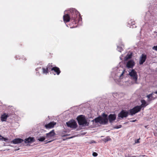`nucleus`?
Segmentation results:
<instances>
[{"mask_svg": "<svg viewBox=\"0 0 157 157\" xmlns=\"http://www.w3.org/2000/svg\"><path fill=\"white\" fill-rule=\"evenodd\" d=\"M63 21L66 23L71 21L73 25L71 28L77 27V24L82 18L79 12L75 9H70L68 13L65 14L63 17Z\"/></svg>", "mask_w": 157, "mask_h": 157, "instance_id": "obj_1", "label": "nucleus"}, {"mask_svg": "<svg viewBox=\"0 0 157 157\" xmlns=\"http://www.w3.org/2000/svg\"><path fill=\"white\" fill-rule=\"evenodd\" d=\"M96 123H99L101 124H107L108 122V115L105 113L102 114L101 117L99 116L94 119Z\"/></svg>", "mask_w": 157, "mask_h": 157, "instance_id": "obj_2", "label": "nucleus"}, {"mask_svg": "<svg viewBox=\"0 0 157 157\" xmlns=\"http://www.w3.org/2000/svg\"><path fill=\"white\" fill-rule=\"evenodd\" d=\"M129 75L131 77L132 79L135 82V83H137L138 78V75L137 72L134 69H132L129 73Z\"/></svg>", "mask_w": 157, "mask_h": 157, "instance_id": "obj_3", "label": "nucleus"}, {"mask_svg": "<svg viewBox=\"0 0 157 157\" xmlns=\"http://www.w3.org/2000/svg\"><path fill=\"white\" fill-rule=\"evenodd\" d=\"M77 119L79 125L86 124L87 123V121L86 120L85 117L82 115L78 116L77 117Z\"/></svg>", "mask_w": 157, "mask_h": 157, "instance_id": "obj_4", "label": "nucleus"}, {"mask_svg": "<svg viewBox=\"0 0 157 157\" xmlns=\"http://www.w3.org/2000/svg\"><path fill=\"white\" fill-rule=\"evenodd\" d=\"M66 124L68 127L71 128H76L77 127L76 121L74 120H71L67 122Z\"/></svg>", "mask_w": 157, "mask_h": 157, "instance_id": "obj_5", "label": "nucleus"}, {"mask_svg": "<svg viewBox=\"0 0 157 157\" xmlns=\"http://www.w3.org/2000/svg\"><path fill=\"white\" fill-rule=\"evenodd\" d=\"M141 110V108L140 106H136L132 109L129 110L130 114L132 115L135 113L140 112Z\"/></svg>", "mask_w": 157, "mask_h": 157, "instance_id": "obj_6", "label": "nucleus"}, {"mask_svg": "<svg viewBox=\"0 0 157 157\" xmlns=\"http://www.w3.org/2000/svg\"><path fill=\"white\" fill-rule=\"evenodd\" d=\"M129 114L128 111L126 110H123L118 114V117L119 119L120 118H123L124 117H127Z\"/></svg>", "mask_w": 157, "mask_h": 157, "instance_id": "obj_7", "label": "nucleus"}, {"mask_svg": "<svg viewBox=\"0 0 157 157\" xmlns=\"http://www.w3.org/2000/svg\"><path fill=\"white\" fill-rule=\"evenodd\" d=\"M135 64L133 60H130L127 62L126 67L128 68H132Z\"/></svg>", "mask_w": 157, "mask_h": 157, "instance_id": "obj_8", "label": "nucleus"}, {"mask_svg": "<svg viewBox=\"0 0 157 157\" xmlns=\"http://www.w3.org/2000/svg\"><path fill=\"white\" fill-rule=\"evenodd\" d=\"M55 135L54 130H52L48 133L46 134V138L48 139H50L53 137Z\"/></svg>", "mask_w": 157, "mask_h": 157, "instance_id": "obj_9", "label": "nucleus"}, {"mask_svg": "<svg viewBox=\"0 0 157 157\" xmlns=\"http://www.w3.org/2000/svg\"><path fill=\"white\" fill-rule=\"evenodd\" d=\"M147 58L146 55L144 54H142L140 59L139 64L142 65L145 62Z\"/></svg>", "mask_w": 157, "mask_h": 157, "instance_id": "obj_10", "label": "nucleus"}, {"mask_svg": "<svg viewBox=\"0 0 157 157\" xmlns=\"http://www.w3.org/2000/svg\"><path fill=\"white\" fill-rule=\"evenodd\" d=\"M108 117L109 122L112 123L113 121L116 120V116L115 114H111L109 115Z\"/></svg>", "mask_w": 157, "mask_h": 157, "instance_id": "obj_11", "label": "nucleus"}, {"mask_svg": "<svg viewBox=\"0 0 157 157\" xmlns=\"http://www.w3.org/2000/svg\"><path fill=\"white\" fill-rule=\"evenodd\" d=\"M56 124V122H55L54 121H52L51 122L48 124H45V127L47 129L51 128H53Z\"/></svg>", "mask_w": 157, "mask_h": 157, "instance_id": "obj_12", "label": "nucleus"}, {"mask_svg": "<svg viewBox=\"0 0 157 157\" xmlns=\"http://www.w3.org/2000/svg\"><path fill=\"white\" fill-rule=\"evenodd\" d=\"M51 71H54L55 73H53L54 75H55L56 74L57 75H59L60 73L61 72V71L59 68L57 67H53Z\"/></svg>", "mask_w": 157, "mask_h": 157, "instance_id": "obj_13", "label": "nucleus"}, {"mask_svg": "<svg viewBox=\"0 0 157 157\" xmlns=\"http://www.w3.org/2000/svg\"><path fill=\"white\" fill-rule=\"evenodd\" d=\"M24 141L21 138H16L11 141V143L13 144H18L22 143Z\"/></svg>", "mask_w": 157, "mask_h": 157, "instance_id": "obj_14", "label": "nucleus"}, {"mask_svg": "<svg viewBox=\"0 0 157 157\" xmlns=\"http://www.w3.org/2000/svg\"><path fill=\"white\" fill-rule=\"evenodd\" d=\"M154 94H157V91L155 92H153L152 93L147 95V98L148 99V100L149 101H151L152 100H153L157 97H154L153 96V95Z\"/></svg>", "mask_w": 157, "mask_h": 157, "instance_id": "obj_15", "label": "nucleus"}, {"mask_svg": "<svg viewBox=\"0 0 157 157\" xmlns=\"http://www.w3.org/2000/svg\"><path fill=\"white\" fill-rule=\"evenodd\" d=\"M9 117L8 114L4 113L1 117V120L2 121H5L7 118Z\"/></svg>", "mask_w": 157, "mask_h": 157, "instance_id": "obj_16", "label": "nucleus"}, {"mask_svg": "<svg viewBox=\"0 0 157 157\" xmlns=\"http://www.w3.org/2000/svg\"><path fill=\"white\" fill-rule=\"evenodd\" d=\"M35 141V140L33 137H29L25 139L24 140L25 142V143H30L34 142Z\"/></svg>", "mask_w": 157, "mask_h": 157, "instance_id": "obj_17", "label": "nucleus"}, {"mask_svg": "<svg viewBox=\"0 0 157 157\" xmlns=\"http://www.w3.org/2000/svg\"><path fill=\"white\" fill-rule=\"evenodd\" d=\"M141 102L142 103L141 105L140 106H138L140 107L141 109L142 107L144 108L148 105V104L147 103L146 101L144 99L141 100Z\"/></svg>", "mask_w": 157, "mask_h": 157, "instance_id": "obj_18", "label": "nucleus"}, {"mask_svg": "<svg viewBox=\"0 0 157 157\" xmlns=\"http://www.w3.org/2000/svg\"><path fill=\"white\" fill-rule=\"evenodd\" d=\"M52 65V63H49L47 65V68H48V70L50 71V70L51 71V69L53 67Z\"/></svg>", "mask_w": 157, "mask_h": 157, "instance_id": "obj_19", "label": "nucleus"}, {"mask_svg": "<svg viewBox=\"0 0 157 157\" xmlns=\"http://www.w3.org/2000/svg\"><path fill=\"white\" fill-rule=\"evenodd\" d=\"M43 70V72L44 74H47L48 73L49 71L48 70V68H46L43 67L42 68Z\"/></svg>", "mask_w": 157, "mask_h": 157, "instance_id": "obj_20", "label": "nucleus"}, {"mask_svg": "<svg viewBox=\"0 0 157 157\" xmlns=\"http://www.w3.org/2000/svg\"><path fill=\"white\" fill-rule=\"evenodd\" d=\"M0 140H4L6 142H7L8 140V139L7 138H4L0 135Z\"/></svg>", "mask_w": 157, "mask_h": 157, "instance_id": "obj_21", "label": "nucleus"}, {"mask_svg": "<svg viewBox=\"0 0 157 157\" xmlns=\"http://www.w3.org/2000/svg\"><path fill=\"white\" fill-rule=\"evenodd\" d=\"M132 55L130 54H128L124 58V60L127 61L129 59L131 58Z\"/></svg>", "mask_w": 157, "mask_h": 157, "instance_id": "obj_22", "label": "nucleus"}, {"mask_svg": "<svg viewBox=\"0 0 157 157\" xmlns=\"http://www.w3.org/2000/svg\"><path fill=\"white\" fill-rule=\"evenodd\" d=\"M111 140V138L109 136H107L104 139V141L105 142H106L107 141Z\"/></svg>", "mask_w": 157, "mask_h": 157, "instance_id": "obj_23", "label": "nucleus"}, {"mask_svg": "<svg viewBox=\"0 0 157 157\" xmlns=\"http://www.w3.org/2000/svg\"><path fill=\"white\" fill-rule=\"evenodd\" d=\"M45 139V138L44 137H40V138L38 139V140H39L40 141H44Z\"/></svg>", "mask_w": 157, "mask_h": 157, "instance_id": "obj_24", "label": "nucleus"}, {"mask_svg": "<svg viewBox=\"0 0 157 157\" xmlns=\"http://www.w3.org/2000/svg\"><path fill=\"white\" fill-rule=\"evenodd\" d=\"M132 26V28H136V26L135 25L134 21H132L131 22V26Z\"/></svg>", "mask_w": 157, "mask_h": 157, "instance_id": "obj_25", "label": "nucleus"}, {"mask_svg": "<svg viewBox=\"0 0 157 157\" xmlns=\"http://www.w3.org/2000/svg\"><path fill=\"white\" fill-rule=\"evenodd\" d=\"M140 139V138L139 139H137L135 140V144L139 143H140L139 141V140Z\"/></svg>", "mask_w": 157, "mask_h": 157, "instance_id": "obj_26", "label": "nucleus"}, {"mask_svg": "<svg viewBox=\"0 0 157 157\" xmlns=\"http://www.w3.org/2000/svg\"><path fill=\"white\" fill-rule=\"evenodd\" d=\"M152 49L157 51V46H154L153 47Z\"/></svg>", "mask_w": 157, "mask_h": 157, "instance_id": "obj_27", "label": "nucleus"}, {"mask_svg": "<svg viewBox=\"0 0 157 157\" xmlns=\"http://www.w3.org/2000/svg\"><path fill=\"white\" fill-rule=\"evenodd\" d=\"M92 155L96 157L98 155V154L96 152H94L93 153Z\"/></svg>", "mask_w": 157, "mask_h": 157, "instance_id": "obj_28", "label": "nucleus"}, {"mask_svg": "<svg viewBox=\"0 0 157 157\" xmlns=\"http://www.w3.org/2000/svg\"><path fill=\"white\" fill-rule=\"evenodd\" d=\"M122 127V125H120L118 126H117L115 127V128L118 129L119 128H120Z\"/></svg>", "mask_w": 157, "mask_h": 157, "instance_id": "obj_29", "label": "nucleus"}, {"mask_svg": "<svg viewBox=\"0 0 157 157\" xmlns=\"http://www.w3.org/2000/svg\"><path fill=\"white\" fill-rule=\"evenodd\" d=\"M20 59H23L24 61H26L27 60V59L25 57H22V58H20Z\"/></svg>", "mask_w": 157, "mask_h": 157, "instance_id": "obj_30", "label": "nucleus"}, {"mask_svg": "<svg viewBox=\"0 0 157 157\" xmlns=\"http://www.w3.org/2000/svg\"><path fill=\"white\" fill-rule=\"evenodd\" d=\"M125 71V70H124V71H123L122 72V73L120 77H121V76H122L124 74V73Z\"/></svg>", "mask_w": 157, "mask_h": 157, "instance_id": "obj_31", "label": "nucleus"}, {"mask_svg": "<svg viewBox=\"0 0 157 157\" xmlns=\"http://www.w3.org/2000/svg\"><path fill=\"white\" fill-rule=\"evenodd\" d=\"M143 156V157H144V156H146L145 155H140L139 156H138V157H140V156Z\"/></svg>", "mask_w": 157, "mask_h": 157, "instance_id": "obj_32", "label": "nucleus"}, {"mask_svg": "<svg viewBox=\"0 0 157 157\" xmlns=\"http://www.w3.org/2000/svg\"><path fill=\"white\" fill-rule=\"evenodd\" d=\"M136 121V120H133L132 121H131L132 122H134Z\"/></svg>", "mask_w": 157, "mask_h": 157, "instance_id": "obj_33", "label": "nucleus"}, {"mask_svg": "<svg viewBox=\"0 0 157 157\" xmlns=\"http://www.w3.org/2000/svg\"><path fill=\"white\" fill-rule=\"evenodd\" d=\"M68 135H64L63 136V137L65 136H68Z\"/></svg>", "mask_w": 157, "mask_h": 157, "instance_id": "obj_34", "label": "nucleus"}, {"mask_svg": "<svg viewBox=\"0 0 157 157\" xmlns=\"http://www.w3.org/2000/svg\"><path fill=\"white\" fill-rule=\"evenodd\" d=\"M73 138V137H69L67 139H71V138Z\"/></svg>", "mask_w": 157, "mask_h": 157, "instance_id": "obj_35", "label": "nucleus"}, {"mask_svg": "<svg viewBox=\"0 0 157 157\" xmlns=\"http://www.w3.org/2000/svg\"><path fill=\"white\" fill-rule=\"evenodd\" d=\"M144 127H145V128H146L147 127V126H145Z\"/></svg>", "mask_w": 157, "mask_h": 157, "instance_id": "obj_36", "label": "nucleus"}, {"mask_svg": "<svg viewBox=\"0 0 157 157\" xmlns=\"http://www.w3.org/2000/svg\"><path fill=\"white\" fill-rule=\"evenodd\" d=\"M51 141H49L48 142H51Z\"/></svg>", "mask_w": 157, "mask_h": 157, "instance_id": "obj_37", "label": "nucleus"}]
</instances>
